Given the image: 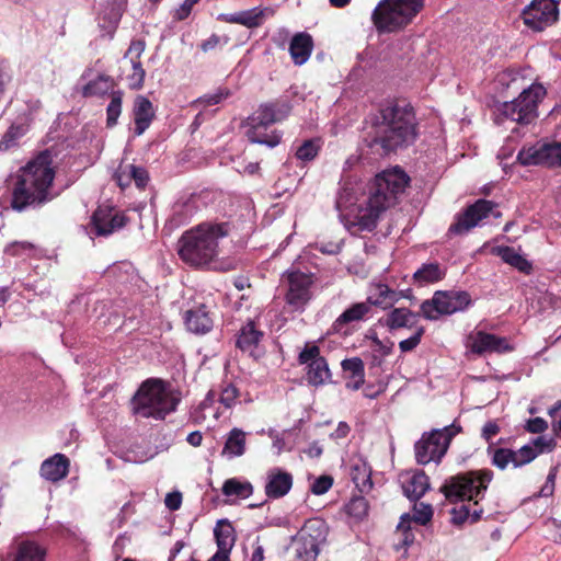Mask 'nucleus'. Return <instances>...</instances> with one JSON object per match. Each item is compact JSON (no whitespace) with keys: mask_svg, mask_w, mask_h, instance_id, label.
<instances>
[{"mask_svg":"<svg viewBox=\"0 0 561 561\" xmlns=\"http://www.w3.org/2000/svg\"><path fill=\"white\" fill-rule=\"evenodd\" d=\"M408 183V175L398 167L378 174L368 194L364 193L362 183L344 181L335 202L344 227L353 234L373 231L381 214L397 203Z\"/></svg>","mask_w":561,"mask_h":561,"instance_id":"obj_1","label":"nucleus"},{"mask_svg":"<svg viewBox=\"0 0 561 561\" xmlns=\"http://www.w3.org/2000/svg\"><path fill=\"white\" fill-rule=\"evenodd\" d=\"M55 175L56 167L48 150L30 160L19 170L12 191V208L23 211L28 207H41L56 198L59 193L55 190Z\"/></svg>","mask_w":561,"mask_h":561,"instance_id":"obj_2","label":"nucleus"},{"mask_svg":"<svg viewBox=\"0 0 561 561\" xmlns=\"http://www.w3.org/2000/svg\"><path fill=\"white\" fill-rule=\"evenodd\" d=\"M416 138L415 117L411 106L390 104L375 116L367 142L371 150L386 156L398 148L411 145Z\"/></svg>","mask_w":561,"mask_h":561,"instance_id":"obj_3","label":"nucleus"},{"mask_svg":"<svg viewBox=\"0 0 561 561\" xmlns=\"http://www.w3.org/2000/svg\"><path fill=\"white\" fill-rule=\"evenodd\" d=\"M228 234L227 222H202L181 236L178 242L179 256L193 267L209 266L217 261Z\"/></svg>","mask_w":561,"mask_h":561,"instance_id":"obj_4","label":"nucleus"},{"mask_svg":"<svg viewBox=\"0 0 561 561\" xmlns=\"http://www.w3.org/2000/svg\"><path fill=\"white\" fill-rule=\"evenodd\" d=\"M522 72L517 69H507L496 76V82L503 88L522 90L517 99L504 102L499 111L505 118L527 125L537 117V106L546 95V89L539 83L526 87Z\"/></svg>","mask_w":561,"mask_h":561,"instance_id":"obj_5","label":"nucleus"},{"mask_svg":"<svg viewBox=\"0 0 561 561\" xmlns=\"http://www.w3.org/2000/svg\"><path fill=\"white\" fill-rule=\"evenodd\" d=\"M180 398L159 379L146 380L133 398V412L140 417L163 420L175 411Z\"/></svg>","mask_w":561,"mask_h":561,"instance_id":"obj_6","label":"nucleus"},{"mask_svg":"<svg viewBox=\"0 0 561 561\" xmlns=\"http://www.w3.org/2000/svg\"><path fill=\"white\" fill-rule=\"evenodd\" d=\"M424 7V0H381L371 13L379 33L397 32L412 22Z\"/></svg>","mask_w":561,"mask_h":561,"instance_id":"obj_7","label":"nucleus"},{"mask_svg":"<svg viewBox=\"0 0 561 561\" xmlns=\"http://www.w3.org/2000/svg\"><path fill=\"white\" fill-rule=\"evenodd\" d=\"M328 526L321 518L305 522L286 548V561H316L327 540Z\"/></svg>","mask_w":561,"mask_h":561,"instance_id":"obj_8","label":"nucleus"},{"mask_svg":"<svg viewBox=\"0 0 561 561\" xmlns=\"http://www.w3.org/2000/svg\"><path fill=\"white\" fill-rule=\"evenodd\" d=\"M492 479L491 470L469 471L447 479L440 491L450 502L472 501L486 491Z\"/></svg>","mask_w":561,"mask_h":561,"instance_id":"obj_9","label":"nucleus"},{"mask_svg":"<svg viewBox=\"0 0 561 561\" xmlns=\"http://www.w3.org/2000/svg\"><path fill=\"white\" fill-rule=\"evenodd\" d=\"M290 112V106L286 102L261 105L260 108L248 118V139L253 144L265 145L274 148L280 141L282 136L277 131L261 137V128H266L276 122L284 119Z\"/></svg>","mask_w":561,"mask_h":561,"instance_id":"obj_10","label":"nucleus"},{"mask_svg":"<svg viewBox=\"0 0 561 561\" xmlns=\"http://www.w3.org/2000/svg\"><path fill=\"white\" fill-rule=\"evenodd\" d=\"M534 445L535 447L525 445L517 450L489 446L488 455L491 458L492 465L501 470L506 469L508 465L518 468L533 461L538 454L545 450H552L554 442L551 438L540 436L534 440Z\"/></svg>","mask_w":561,"mask_h":561,"instance_id":"obj_11","label":"nucleus"},{"mask_svg":"<svg viewBox=\"0 0 561 561\" xmlns=\"http://www.w3.org/2000/svg\"><path fill=\"white\" fill-rule=\"evenodd\" d=\"M460 431L455 424L442 430H434L428 435H423L415 444V458L420 465L431 461L438 462L446 454L453 437Z\"/></svg>","mask_w":561,"mask_h":561,"instance_id":"obj_12","label":"nucleus"},{"mask_svg":"<svg viewBox=\"0 0 561 561\" xmlns=\"http://www.w3.org/2000/svg\"><path fill=\"white\" fill-rule=\"evenodd\" d=\"M470 304L466 291H436L432 299L422 302L421 312L427 320H437L440 316L463 311Z\"/></svg>","mask_w":561,"mask_h":561,"instance_id":"obj_13","label":"nucleus"},{"mask_svg":"<svg viewBox=\"0 0 561 561\" xmlns=\"http://www.w3.org/2000/svg\"><path fill=\"white\" fill-rule=\"evenodd\" d=\"M287 283L286 302L295 311H302L311 299L313 276L299 271H289L283 275Z\"/></svg>","mask_w":561,"mask_h":561,"instance_id":"obj_14","label":"nucleus"},{"mask_svg":"<svg viewBox=\"0 0 561 561\" xmlns=\"http://www.w3.org/2000/svg\"><path fill=\"white\" fill-rule=\"evenodd\" d=\"M558 15V3L554 0H533L522 12L524 24L538 32L552 25Z\"/></svg>","mask_w":561,"mask_h":561,"instance_id":"obj_15","label":"nucleus"},{"mask_svg":"<svg viewBox=\"0 0 561 561\" xmlns=\"http://www.w3.org/2000/svg\"><path fill=\"white\" fill-rule=\"evenodd\" d=\"M298 360L308 367L307 380L312 386H322L331 381V371L328 362L320 355V348L314 344H306L299 353Z\"/></svg>","mask_w":561,"mask_h":561,"instance_id":"obj_16","label":"nucleus"},{"mask_svg":"<svg viewBox=\"0 0 561 561\" xmlns=\"http://www.w3.org/2000/svg\"><path fill=\"white\" fill-rule=\"evenodd\" d=\"M523 164H545L561 168V141H545L523 149L518 154Z\"/></svg>","mask_w":561,"mask_h":561,"instance_id":"obj_17","label":"nucleus"},{"mask_svg":"<svg viewBox=\"0 0 561 561\" xmlns=\"http://www.w3.org/2000/svg\"><path fill=\"white\" fill-rule=\"evenodd\" d=\"M492 211V202L479 199L457 216L456 221L449 227V233L465 234L469 232L472 228L481 225Z\"/></svg>","mask_w":561,"mask_h":561,"instance_id":"obj_18","label":"nucleus"},{"mask_svg":"<svg viewBox=\"0 0 561 561\" xmlns=\"http://www.w3.org/2000/svg\"><path fill=\"white\" fill-rule=\"evenodd\" d=\"M91 224L92 232L107 237L125 226L126 217L112 208L99 207L92 216Z\"/></svg>","mask_w":561,"mask_h":561,"instance_id":"obj_19","label":"nucleus"},{"mask_svg":"<svg viewBox=\"0 0 561 561\" xmlns=\"http://www.w3.org/2000/svg\"><path fill=\"white\" fill-rule=\"evenodd\" d=\"M125 0H105L99 4L98 25L103 35L112 37L122 18Z\"/></svg>","mask_w":561,"mask_h":561,"instance_id":"obj_20","label":"nucleus"},{"mask_svg":"<svg viewBox=\"0 0 561 561\" xmlns=\"http://www.w3.org/2000/svg\"><path fill=\"white\" fill-rule=\"evenodd\" d=\"M145 50V43L142 41H134L130 43L128 50L124 56V60L128 61L130 72L126 75L128 87L133 90L142 88L145 80V70L140 62V56Z\"/></svg>","mask_w":561,"mask_h":561,"instance_id":"obj_21","label":"nucleus"},{"mask_svg":"<svg viewBox=\"0 0 561 561\" xmlns=\"http://www.w3.org/2000/svg\"><path fill=\"white\" fill-rule=\"evenodd\" d=\"M468 347L474 354L503 353L510 351L507 341L491 333L478 331L468 336Z\"/></svg>","mask_w":561,"mask_h":561,"instance_id":"obj_22","label":"nucleus"},{"mask_svg":"<svg viewBox=\"0 0 561 561\" xmlns=\"http://www.w3.org/2000/svg\"><path fill=\"white\" fill-rule=\"evenodd\" d=\"M402 297V291L391 289L388 285L383 283H371L367 290L366 304H368L369 307L376 306L382 309H387L392 307Z\"/></svg>","mask_w":561,"mask_h":561,"instance_id":"obj_23","label":"nucleus"},{"mask_svg":"<svg viewBox=\"0 0 561 561\" xmlns=\"http://www.w3.org/2000/svg\"><path fill=\"white\" fill-rule=\"evenodd\" d=\"M291 485L293 476L279 468H273L266 474L265 493L271 499L286 495Z\"/></svg>","mask_w":561,"mask_h":561,"instance_id":"obj_24","label":"nucleus"},{"mask_svg":"<svg viewBox=\"0 0 561 561\" xmlns=\"http://www.w3.org/2000/svg\"><path fill=\"white\" fill-rule=\"evenodd\" d=\"M69 467L68 457L57 453L42 462L39 474L47 481L58 482L67 477Z\"/></svg>","mask_w":561,"mask_h":561,"instance_id":"obj_25","label":"nucleus"},{"mask_svg":"<svg viewBox=\"0 0 561 561\" xmlns=\"http://www.w3.org/2000/svg\"><path fill=\"white\" fill-rule=\"evenodd\" d=\"M267 11L268 9L255 7L249 10L239 11L234 13H220L217 16V20L226 23L240 24L248 28H255L263 23L265 13Z\"/></svg>","mask_w":561,"mask_h":561,"instance_id":"obj_26","label":"nucleus"},{"mask_svg":"<svg viewBox=\"0 0 561 561\" xmlns=\"http://www.w3.org/2000/svg\"><path fill=\"white\" fill-rule=\"evenodd\" d=\"M313 49V39L307 32L295 34L289 44V54L296 66H302L308 61Z\"/></svg>","mask_w":561,"mask_h":561,"instance_id":"obj_27","label":"nucleus"},{"mask_svg":"<svg viewBox=\"0 0 561 561\" xmlns=\"http://www.w3.org/2000/svg\"><path fill=\"white\" fill-rule=\"evenodd\" d=\"M134 121H135V135L140 136L150 126L154 111L152 103L146 96L139 95L134 102Z\"/></svg>","mask_w":561,"mask_h":561,"instance_id":"obj_28","label":"nucleus"},{"mask_svg":"<svg viewBox=\"0 0 561 561\" xmlns=\"http://www.w3.org/2000/svg\"><path fill=\"white\" fill-rule=\"evenodd\" d=\"M247 433L241 428L233 427L226 435L221 456L228 460L241 457L247 451Z\"/></svg>","mask_w":561,"mask_h":561,"instance_id":"obj_29","label":"nucleus"},{"mask_svg":"<svg viewBox=\"0 0 561 561\" xmlns=\"http://www.w3.org/2000/svg\"><path fill=\"white\" fill-rule=\"evenodd\" d=\"M404 495L411 501L420 500L430 489V479L423 471H415L402 481Z\"/></svg>","mask_w":561,"mask_h":561,"instance_id":"obj_30","label":"nucleus"},{"mask_svg":"<svg viewBox=\"0 0 561 561\" xmlns=\"http://www.w3.org/2000/svg\"><path fill=\"white\" fill-rule=\"evenodd\" d=\"M345 374V387L350 390H358L365 381V367L359 357L344 359L341 363Z\"/></svg>","mask_w":561,"mask_h":561,"instance_id":"obj_31","label":"nucleus"},{"mask_svg":"<svg viewBox=\"0 0 561 561\" xmlns=\"http://www.w3.org/2000/svg\"><path fill=\"white\" fill-rule=\"evenodd\" d=\"M492 252L500 256L503 262L516 268L526 275L531 274L533 263L528 261L519 251L514 248L500 245L493 248Z\"/></svg>","mask_w":561,"mask_h":561,"instance_id":"obj_32","label":"nucleus"},{"mask_svg":"<svg viewBox=\"0 0 561 561\" xmlns=\"http://www.w3.org/2000/svg\"><path fill=\"white\" fill-rule=\"evenodd\" d=\"M222 494L233 500H245L253 493L252 484L242 478L227 479L221 488Z\"/></svg>","mask_w":561,"mask_h":561,"instance_id":"obj_33","label":"nucleus"},{"mask_svg":"<svg viewBox=\"0 0 561 561\" xmlns=\"http://www.w3.org/2000/svg\"><path fill=\"white\" fill-rule=\"evenodd\" d=\"M262 337L263 332L256 329L253 321H250L241 328L237 339V346L243 352L253 354L254 348Z\"/></svg>","mask_w":561,"mask_h":561,"instance_id":"obj_34","label":"nucleus"},{"mask_svg":"<svg viewBox=\"0 0 561 561\" xmlns=\"http://www.w3.org/2000/svg\"><path fill=\"white\" fill-rule=\"evenodd\" d=\"M185 324L191 332L204 334L213 328V320L203 308H198L187 311Z\"/></svg>","mask_w":561,"mask_h":561,"instance_id":"obj_35","label":"nucleus"},{"mask_svg":"<svg viewBox=\"0 0 561 561\" xmlns=\"http://www.w3.org/2000/svg\"><path fill=\"white\" fill-rule=\"evenodd\" d=\"M45 550L34 541H21L16 545L11 561H44Z\"/></svg>","mask_w":561,"mask_h":561,"instance_id":"obj_36","label":"nucleus"},{"mask_svg":"<svg viewBox=\"0 0 561 561\" xmlns=\"http://www.w3.org/2000/svg\"><path fill=\"white\" fill-rule=\"evenodd\" d=\"M351 477L360 493H368L373 489L371 470L365 461L353 463Z\"/></svg>","mask_w":561,"mask_h":561,"instance_id":"obj_37","label":"nucleus"},{"mask_svg":"<svg viewBox=\"0 0 561 561\" xmlns=\"http://www.w3.org/2000/svg\"><path fill=\"white\" fill-rule=\"evenodd\" d=\"M218 550L230 552L234 546V528L228 520H219L214 529Z\"/></svg>","mask_w":561,"mask_h":561,"instance_id":"obj_38","label":"nucleus"},{"mask_svg":"<svg viewBox=\"0 0 561 561\" xmlns=\"http://www.w3.org/2000/svg\"><path fill=\"white\" fill-rule=\"evenodd\" d=\"M370 308L366 302H358L346 309L333 323L332 328L335 332H341L343 325L353 321L362 320Z\"/></svg>","mask_w":561,"mask_h":561,"instance_id":"obj_39","label":"nucleus"},{"mask_svg":"<svg viewBox=\"0 0 561 561\" xmlns=\"http://www.w3.org/2000/svg\"><path fill=\"white\" fill-rule=\"evenodd\" d=\"M416 316L407 308H394L386 318V325L390 330L410 328L414 324Z\"/></svg>","mask_w":561,"mask_h":561,"instance_id":"obj_40","label":"nucleus"},{"mask_svg":"<svg viewBox=\"0 0 561 561\" xmlns=\"http://www.w3.org/2000/svg\"><path fill=\"white\" fill-rule=\"evenodd\" d=\"M113 89L114 80L110 76L100 75L83 87L82 93L84 96H102Z\"/></svg>","mask_w":561,"mask_h":561,"instance_id":"obj_41","label":"nucleus"},{"mask_svg":"<svg viewBox=\"0 0 561 561\" xmlns=\"http://www.w3.org/2000/svg\"><path fill=\"white\" fill-rule=\"evenodd\" d=\"M197 210V203L194 196H188L184 199H179L172 208L173 220L176 224H184Z\"/></svg>","mask_w":561,"mask_h":561,"instance_id":"obj_42","label":"nucleus"},{"mask_svg":"<svg viewBox=\"0 0 561 561\" xmlns=\"http://www.w3.org/2000/svg\"><path fill=\"white\" fill-rule=\"evenodd\" d=\"M445 275V271L437 263L423 264L415 273L414 279L420 284H430L440 280Z\"/></svg>","mask_w":561,"mask_h":561,"instance_id":"obj_43","label":"nucleus"},{"mask_svg":"<svg viewBox=\"0 0 561 561\" xmlns=\"http://www.w3.org/2000/svg\"><path fill=\"white\" fill-rule=\"evenodd\" d=\"M399 536L398 542L394 543L396 550L407 549L414 542V534L411 530V515L403 514L397 527Z\"/></svg>","mask_w":561,"mask_h":561,"instance_id":"obj_44","label":"nucleus"},{"mask_svg":"<svg viewBox=\"0 0 561 561\" xmlns=\"http://www.w3.org/2000/svg\"><path fill=\"white\" fill-rule=\"evenodd\" d=\"M8 255L21 257L23 260L36 255V247L27 241H14L8 244L4 249Z\"/></svg>","mask_w":561,"mask_h":561,"instance_id":"obj_45","label":"nucleus"},{"mask_svg":"<svg viewBox=\"0 0 561 561\" xmlns=\"http://www.w3.org/2000/svg\"><path fill=\"white\" fill-rule=\"evenodd\" d=\"M122 99L123 93L121 91H114L111 95V102L107 105L106 114H107V126L112 127L116 125L117 119L122 113Z\"/></svg>","mask_w":561,"mask_h":561,"instance_id":"obj_46","label":"nucleus"},{"mask_svg":"<svg viewBox=\"0 0 561 561\" xmlns=\"http://www.w3.org/2000/svg\"><path fill=\"white\" fill-rule=\"evenodd\" d=\"M320 149V145L314 139H308L305 140L296 150V157L297 159L301 160L302 162H308L313 160Z\"/></svg>","mask_w":561,"mask_h":561,"instance_id":"obj_47","label":"nucleus"},{"mask_svg":"<svg viewBox=\"0 0 561 561\" xmlns=\"http://www.w3.org/2000/svg\"><path fill=\"white\" fill-rule=\"evenodd\" d=\"M453 523L454 524H462L463 522L470 519L472 523L480 519L482 510H474L472 513L469 507L462 504L459 508L453 510Z\"/></svg>","mask_w":561,"mask_h":561,"instance_id":"obj_48","label":"nucleus"},{"mask_svg":"<svg viewBox=\"0 0 561 561\" xmlns=\"http://www.w3.org/2000/svg\"><path fill=\"white\" fill-rule=\"evenodd\" d=\"M413 516H411V522H415L420 525H426L431 522L433 517V508L430 504L425 503H415L413 507Z\"/></svg>","mask_w":561,"mask_h":561,"instance_id":"obj_49","label":"nucleus"},{"mask_svg":"<svg viewBox=\"0 0 561 561\" xmlns=\"http://www.w3.org/2000/svg\"><path fill=\"white\" fill-rule=\"evenodd\" d=\"M238 396L239 390L237 387L231 382H227L221 388L219 401L226 408H231L236 403Z\"/></svg>","mask_w":561,"mask_h":561,"instance_id":"obj_50","label":"nucleus"},{"mask_svg":"<svg viewBox=\"0 0 561 561\" xmlns=\"http://www.w3.org/2000/svg\"><path fill=\"white\" fill-rule=\"evenodd\" d=\"M333 485V478L328 474L320 476L310 483V491L316 495L327 493Z\"/></svg>","mask_w":561,"mask_h":561,"instance_id":"obj_51","label":"nucleus"},{"mask_svg":"<svg viewBox=\"0 0 561 561\" xmlns=\"http://www.w3.org/2000/svg\"><path fill=\"white\" fill-rule=\"evenodd\" d=\"M133 169H134V164H123L122 163L118 167V169L116 170V172L114 174V179L119 187L125 188L131 183L133 175L130 173H133L131 172Z\"/></svg>","mask_w":561,"mask_h":561,"instance_id":"obj_52","label":"nucleus"},{"mask_svg":"<svg viewBox=\"0 0 561 561\" xmlns=\"http://www.w3.org/2000/svg\"><path fill=\"white\" fill-rule=\"evenodd\" d=\"M347 513L357 518H362L367 514L368 504L362 496L354 497L346 506Z\"/></svg>","mask_w":561,"mask_h":561,"instance_id":"obj_53","label":"nucleus"},{"mask_svg":"<svg viewBox=\"0 0 561 561\" xmlns=\"http://www.w3.org/2000/svg\"><path fill=\"white\" fill-rule=\"evenodd\" d=\"M423 334H424V329L419 328L412 336H410L409 339L402 340L399 343V347H400L401 352L407 353V352L414 350L420 344L421 337Z\"/></svg>","mask_w":561,"mask_h":561,"instance_id":"obj_54","label":"nucleus"},{"mask_svg":"<svg viewBox=\"0 0 561 561\" xmlns=\"http://www.w3.org/2000/svg\"><path fill=\"white\" fill-rule=\"evenodd\" d=\"M230 95V90L227 88H219L216 92L205 95L202 101L206 105H216L226 100Z\"/></svg>","mask_w":561,"mask_h":561,"instance_id":"obj_55","label":"nucleus"},{"mask_svg":"<svg viewBox=\"0 0 561 561\" xmlns=\"http://www.w3.org/2000/svg\"><path fill=\"white\" fill-rule=\"evenodd\" d=\"M228 41H229L228 36L221 37L216 34H213L209 38L205 39L201 44V49L206 53V51L213 50L214 48H216L219 45H226L228 43Z\"/></svg>","mask_w":561,"mask_h":561,"instance_id":"obj_56","label":"nucleus"},{"mask_svg":"<svg viewBox=\"0 0 561 561\" xmlns=\"http://www.w3.org/2000/svg\"><path fill=\"white\" fill-rule=\"evenodd\" d=\"M133 173V181L135 182L136 186L139 188H142L147 185L148 182V172L141 168L134 165V169L131 170Z\"/></svg>","mask_w":561,"mask_h":561,"instance_id":"obj_57","label":"nucleus"},{"mask_svg":"<svg viewBox=\"0 0 561 561\" xmlns=\"http://www.w3.org/2000/svg\"><path fill=\"white\" fill-rule=\"evenodd\" d=\"M547 427L548 423L542 417L530 419L526 425V430L535 434L545 432Z\"/></svg>","mask_w":561,"mask_h":561,"instance_id":"obj_58","label":"nucleus"},{"mask_svg":"<svg viewBox=\"0 0 561 561\" xmlns=\"http://www.w3.org/2000/svg\"><path fill=\"white\" fill-rule=\"evenodd\" d=\"M164 504L170 511H176L182 504V494L179 491L168 493L164 499Z\"/></svg>","mask_w":561,"mask_h":561,"instance_id":"obj_59","label":"nucleus"},{"mask_svg":"<svg viewBox=\"0 0 561 561\" xmlns=\"http://www.w3.org/2000/svg\"><path fill=\"white\" fill-rule=\"evenodd\" d=\"M500 431V427L494 422H488L482 428V437L490 442Z\"/></svg>","mask_w":561,"mask_h":561,"instance_id":"obj_60","label":"nucleus"},{"mask_svg":"<svg viewBox=\"0 0 561 561\" xmlns=\"http://www.w3.org/2000/svg\"><path fill=\"white\" fill-rule=\"evenodd\" d=\"M193 5H194V0H184V2L181 4V7L175 12L176 19L178 20L186 19L190 15Z\"/></svg>","mask_w":561,"mask_h":561,"instance_id":"obj_61","label":"nucleus"},{"mask_svg":"<svg viewBox=\"0 0 561 561\" xmlns=\"http://www.w3.org/2000/svg\"><path fill=\"white\" fill-rule=\"evenodd\" d=\"M351 431L350 425L346 422H340L335 431L331 434V438L333 439H343L345 438Z\"/></svg>","mask_w":561,"mask_h":561,"instance_id":"obj_62","label":"nucleus"},{"mask_svg":"<svg viewBox=\"0 0 561 561\" xmlns=\"http://www.w3.org/2000/svg\"><path fill=\"white\" fill-rule=\"evenodd\" d=\"M383 391H385V386H382V385H380L378 387H375L374 385H367V386H365L363 393L366 398L375 399Z\"/></svg>","mask_w":561,"mask_h":561,"instance_id":"obj_63","label":"nucleus"},{"mask_svg":"<svg viewBox=\"0 0 561 561\" xmlns=\"http://www.w3.org/2000/svg\"><path fill=\"white\" fill-rule=\"evenodd\" d=\"M289 36V31L287 28H279L278 32L273 36V42L283 47Z\"/></svg>","mask_w":561,"mask_h":561,"instance_id":"obj_64","label":"nucleus"}]
</instances>
